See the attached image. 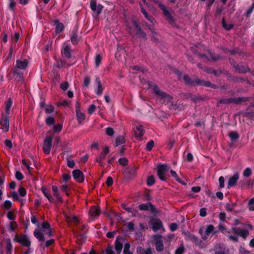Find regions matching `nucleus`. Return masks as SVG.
Returning a JSON list of instances; mask_svg holds the SVG:
<instances>
[{"instance_id": "nucleus-6", "label": "nucleus", "mask_w": 254, "mask_h": 254, "mask_svg": "<svg viewBox=\"0 0 254 254\" xmlns=\"http://www.w3.org/2000/svg\"><path fill=\"white\" fill-rule=\"evenodd\" d=\"M153 0L155 3L158 4L159 7L162 10L163 14L166 17V18L167 19V20L170 23H173L174 19L172 17V16H171L169 11L166 9L165 6L164 4H163L162 3L159 2V1L157 0Z\"/></svg>"}, {"instance_id": "nucleus-51", "label": "nucleus", "mask_w": 254, "mask_h": 254, "mask_svg": "<svg viewBox=\"0 0 254 254\" xmlns=\"http://www.w3.org/2000/svg\"><path fill=\"white\" fill-rule=\"evenodd\" d=\"M46 123L47 125L51 126L55 123V119L53 117H49L46 120Z\"/></svg>"}, {"instance_id": "nucleus-36", "label": "nucleus", "mask_w": 254, "mask_h": 254, "mask_svg": "<svg viewBox=\"0 0 254 254\" xmlns=\"http://www.w3.org/2000/svg\"><path fill=\"white\" fill-rule=\"evenodd\" d=\"M65 217L66 218V220L69 222H74L75 223L78 222V219L75 216H72L71 214H70V215L66 214Z\"/></svg>"}, {"instance_id": "nucleus-46", "label": "nucleus", "mask_w": 254, "mask_h": 254, "mask_svg": "<svg viewBox=\"0 0 254 254\" xmlns=\"http://www.w3.org/2000/svg\"><path fill=\"white\" fill-rule=\"evenodd\" d=\"M102 57L100 54H98L95 57V65L96 67H98L101 62Z\"/></svg>"}, {"instance_id": "nucleus-23", "label": "nucleus", "mask_w": 254, "mask_h": 254, "mask_svg": "<svg viewBox=\"0 0 254 254\" xmlns=\"http://www.w3.org/2000/svg\"><path fill=\"white\" fill-rule=\"evenodd\" d=\"M152 229L154 231L156 232L163 228L162 222L159 220H154L152 222Z\"/></svg>"}, {"instance_id": "nucleus-4", "label": "nucleus", "mask_w": 254, "mask_h": 254, "mask_svg": "<svg viewBox=\"0 0 254 254\" xmlns=\"http://www.w3.org/2000/svg\"><path fill=\"white\" fill-rule=\"evenodd\" d=\"M153 238L156 251L158 252H162L164 250V245L162 236L159 235H155Z\"/></svg>"}, {"instance_id": "nucleus-21", "label": "nucleus", "mask_w": 254, "mask_h": 254, "mask_svg": "<svg viewBox=\"0 0 254 254\" xmlns=\"http://www.w3.org/2000/svg\"><path fill=\"white\" fill-rule=\"evenodd\" d=\"M133 24L136 29V34L140 38H142L144 40H146V34L143 31L141 30L138 24L136 22L134 21Z\"/></svg>"}, {"instance_id": "nucleus-55", "label": "nucleus", "mask_w": 254, "mask_h": 254, "mask_svg": "<svg viewBox=\"0 0 254 254\" xmlns=\"http://www.w3.org/2000/svg\"><path fill=\"white\" fill-rule=\"evenodd\" d=\"M106 132L109 136H113L114 134V129L112 127H107L106 129Z\"/></svg>"}, {"instance_id": "nucleus-15", "label": "nucleus", "mask_w": 254, "mask_h": 254, "mask_svg": "<svg viewBox=\"0 0 254 254\" xmlns=\"http://www.w3.org/2000/svg\"><path fill=\"white\" fill-rule=\"evenodd\" d=\"M47 233V232H42L40 229H36L35 230L33 234L34 236L38 239L39 241H44L45 240L44 235H48Z\"/></svg>"}, {"instance_id": "nucleus-9", "label": "nucleus", "mask_w": 254, "mask_h": 254, "mask_svg": "<svg viewBox=\"0 0 254 254\" xmlns=\"http://www.w3.org/2000/svg\"><path fill=\"white\" fill-rule=\"evenodd\" d=\"M231 231L232 233L239 235L244 239H246L249 235V232L248 230L242 229L236 227H232Z\"/></svg>"}, {"instance_id": "nucleus-12", "label": "nucleus", "mask_w": 254, "mask_h": 254, "mask_svg": "<svg viewBox=\"0 0 254 254\" xmlns=\"http://www.w3.org/2000/svg\"><path fill=\"white\" fill-rule=\"evenodd\" d=\"M28 64V63L27 60L23 61L18 60L16 61L14 70H16L17 71H18V69L24 70L27 67Z\"/></svg>"}, {"instance_id": "nucleus-22", "label": "nucleus", "mask_w": 254, "mask_h": 254, "mask_svg": "<svg viewBox=\"0 0 254 254\" xmlns=\"http://www.w3.org/2000/svg\"><path fill=\"white\" fill-rule=\"evenodd\" d=\"M0 124L2 126V128L5 131L8 130L9 128V120L7 116H5L2 118L0 120Z\"/></svg>"}, {"instance_id": "nucleus-38", "label": "nucleus", "mask_w": 254, "mask_h": 254, "mask_svg": "<svg viewBox=\"0 0 254 254\" xmlns=\"http://www.w3.org/2000/svg\"><path fill=\"white\" fill-rule=\"evenodd\" d=\"M125 142V139L123 136H118L116 139V146H118Z\"/></svg>"}, {"instance_id": "nucleus-29", "label": "nucleus", "mask_w": 254, "mask_h": 254, "mask_svg": "<svg viewBox=\"0 0 254 254\" xmlns=\"http://www.w3.org/2000/svg\"><path fill=\"white\" fill-rule=\"evenodd\" d=\"M138 208L140 210H149L152 209V205L150 203H143L140 204L138 205Z\"/></svg>"}, {"instance_id": "nucleus-59", "label": "nucleus", "mask_w": 254, "mask_h": 254, "mask_svg": "<svg viewBox=\"0 0 254 254\" xmlns=\"http://www.w3.org/2000/svg\"><path fill=\"white\" fill-rule=\"evenodd\" d=\"M119 163L124 166H126L127 163V159L126 158H122L119 159Z\"/></svg>"}, {"instance_id": "nucleus-52", "label": "nucleus", "mask_w": 254, "mask_h": 254, "mask_svg": "<svg viewBox=\"0 0 254 254\" xmlns=\"http://www.w3.org/2000/svg\"><path fill=\"white\" fill-rule=\"evenodd\" d=\"M153 146H154V141L153 140H150L147 143L146 146V150H147L148 151H150L152 149V148H153Z\"/></svg>"}, {"instance_id": "nucleus-32", "label": "nucleus", "mask_w": 254, "mask_h": 254, "mask_svg": "<svg viewBox=\"0 0 254 254\" xmlns=\"http://www.w3.org/2000/svg\"><path fill=\"white\" fill-rule=\"evenodd\" d=\"M12 105V101L10 98H9L7 101L6 103L5 111L6 113V115H8L10 112V109Z\"/></svg>"}, {"instance_id": "nucleus-25", "label": "nucleus", "mask_w": 254, "mask_h": 254, "mask_svg": "<svg viewBox=\"0 0 254 254\" xmlns=\"http://www.w3.org/2000/svg\"><path fill=\"white\" fill-rule=\"evenodd\" d=\"M121 238L118 237L115 242V249L119 254L121 253L123 249V244L121 241Z\"/></svg>"}, {"instance_id": "nucleus-18", "label": "nucleus", "mask_w": 254, "mask_h": 254, "mask_svg": "<svg viewBox=\"0 0 254 254\" xmlns=\"http://www.w3.org/2000/svg\"><path fill=\"white\" fill-rule=\"evenodd\" d=\"M246 100V98L240 97V98H238V99H233V98H229L228 99H224V100H221L220 101V102L221 103H224V104H228V103H232V102H234L235 103H241L243 101H245Z\"/></svg>"}, {"instance_id": "nucleus-20", "label": "nucleus", "mask_w": 254, "mask_h": 254, "mask_svg": "<svg viewBox=\"0 0 254 254\" xmlns=\"http://www.w3.org/2000/svg\"><path fill=\"white\" fill-rule=\"evenodd\" d=\"M239 178V174L237 173L231 177L228 182V188H229L235 186Z\"/></svg>"}, {"instance_id": "nucleus-19", "label": "nucleus", "mask_w": 254, "mask_h": 254, "mask_svg": "<svg viewBox=\"0 0 254 254\" xmlns=\"http://www.w3.org/2000/svg\"><path fill=\"white\" fill-rule=\"evenodd\" d=\"M136 252L138 254H153V250L150 247L145 249L142 247H138L136 249Z\"/></svg>"}, {"instance_id": "nucleus-61", "label": "nucleus", "mask_w": 254, "mask_h": 254, "mask_svg": "<svg viewBox=\"0 0 254 254\" xmlns=\"http://www.w3.org/2000/svg\"><path fill=\"white\" fill-rule=\"evenodd\" d=\"M15 177L18 180H21L23 178V176L19 171H16L15 173Z\"/></svg>"}, {"instance_id": "nucleus-56", "label": "nucleus", "mask_w": 254, "mask_h": 254, "mask_svg": "<svg viewBox=\"0 0 254 254\" xmlns=\"http://www.w3.org/2000/svg\"><path fill=\"white\" fill-rule=\"evenodd\" d=\"M219 188L222 189L224 187V178L221 176L219 178Z\"/></svg>"}, {"instance_id": "nucleus-30", "label": "nucleus", "mask_w": 254, "mask_h": 254, "mask_svg": "<svg viewBox=\"0 0 254 254\" xmlns=\"http://www.w3.org/2000/svg\"><path fill=\"white\" fill-rule=\"evenodd\" d=\"M42 227L43 228L48 229L47 234L49 237H51L52 236V230L49 223L47 222H44L42 225Z\"/></svg>"}, {"instance_id": "nucleus-27", "label": "nucleus", "mask_w": 254, "mask_h": 254, "mask_svg": "<svg viewBox=\"0 0 254 254\" xmlns=\"http://www.w3.org/2000/svg\"><path fill=\"white\" fill-rule=\"evenodd\" d=\"M140 6L141 7V11L144 15L145 17L149 20L151 23H154L155 21L154 19L150 15H149L146 10L144 9L143 7H142V4L140 3Z\"/></svg>"}, {"instance_id": "nucleus-50", "label": "nucleus", "mask_w": 254, "mask_h": 254, "mask_svg": "<svg viewBox=\"0 0 254 254\" xmlns=\"http://www.w3.org/2000/svg\"><path fill=\"white\" fill-rule=\"evenodd\" d=\"M254 204V197L251 198L249 202V209L251 211L254 210V206L253 204Z\"/></svg>"}, {"instance_id": "nucleus-5", "label": "nucleus", "mask_w": 254, "mask_h": 254, "mask_svg": "<svg viewBox=\"0 0 254 254\" xmlns=\"http://www.w3.org/2000/svg\"><path fill=\"white\" fill-rule=\"evenodd\" d=\"M219 228L222 230V232L228 237L229 240L234 242H238L239 238L238 236L231 235V233L232 232L231 230H229L227 229L224 226L221 224L219 225Z\"/></svg>"}, {"instance_id": "nucleus-45", "label": "nucleus", "mask_w": 254, "mask_h": 254, "mask_svg": "<svg viewBox=\"0 0 254 254\" xmlns=\"http://www.w3.org/2000/svg\"><path fill=\"white\" fill-rule=\"evenodd\" d=\"M154 184V178L153 176H150L147 180V184L149 186H151Z\"/></svg>"}, {"instance_id": "nucleus-41", "label": "nucleus", "mask_w": 254, "mask_h": 254, "mask_svg": "<svg viewBox=\"0 0 254 254\" xmlns=\"http://www.w3.org/2000/svg\"><path fill=\"white\" fill-rule=\"evenodd\" d=\"M56 32L61 33L64 29V25L62 23H59L58 22H56Z\"/></svg>"}, {"instance_id": "nucleus-42", "label": "nucleus", "mask_w": 254, "mask_h": 254, "mask_svg": "<svg viewBox=\"0 0 254 254\" xmlns=\"http://www.w3.org/2000/svg\"><path fill=\"white\" fill-rule=\"evenodd\" d=\"M125 173L127 175L131 174V176H134L136 175L135 170L134 168H127L125 170Z\"/></svg>"}, {"instance_id": "nucleus-10", "label": "nucleus", "mask_w": 254, "mask_h": 254, "mask_svg": "<svg viewBox=\"0 0 254 254\" xmlns=\"http://www.w3.org/2000/svg\"><path fill=\"white\" fill-rule=\"evenodd\" d=\"M230 63L233 65L236 70L239 73H245L249 70V68L245 64L241 63L237 64L234 61H233V62H230Z\"/></svg>"}, {"instance_id": "nucleus-11", "label": "nucleus", "mask_w": 254, "mask_h": 254, "mask_svg": "<svg viewBox=\"0 0 254 254\" xmlns=\"http://www.w3.org/2000/svg\"><path fill=\"white\" fill-rule=\"evenodd\" d=\"M72 175L74 180L79 182L82 183L84 180L83 173L79 170L76 169L72 171Z\"/></svg>"}, {"instance_id": "nucleus-14", "label": "nucleus", "mask_w": 254, "mask_h": 254, "mask_svg": "<svg viewBox=\"0 0 254 254\" xmlns=\"http://www.w3.org/2000/svg\"><path fill=\"white\" fill-rule=\"evenodd\" d=\"M78 28L77 27H75L72 32L71 36V42L73 44H76L80 41V38L78 36Z\"/></svg>"}, {"instance_id": "nucleus-28", "label": "nucleus", "mask_w": 254, "mask_h": 254, "mask_svg": "<svg viewBox=\"0 0 254 254\" xmlns=\"http://www.w3.org/2000/svg\"><path fill=\"white\" fill-rule=\"evenodd\" d=\"M95 82H96V84H97V86H98V90L96 91V94L97 95L100 96L102 95V94L103 93V88L102 87L101 83L100 82V79L99 77H97L96 78Z\"/></svg>"}, {"instance_id": "nucleus-1", "label": "nucleus", "mask_w": 254, "mask_h": 254, "mask_svg": "<svg viewBox=\"0 0 254 254\" xmlns=\"http://www.w3.org/2000/svg\"><path fill=\"white\" fill-rule=\"evenodd\" d=\"M154 93L157 96V100L161 103L168 104L171 110L175 109L176 108V105H174L172 102V97L169 94L162 91L156 85L152 87Z\"/></svg>"}, {"instance_id": "nucleus-33", "label": "nucleus", "mask_w": 254, "mask_h": 254, "mask_svg": "<svg viewBox=\"0 0 254 254\" xmlns=\"http://www.w3.org/2000/svg\"><path fill=\"white\" fill-rule=\"evenodd\" d=\"M41 190L45 197H46L50 202H52L53 199L52 196L49 194L48 190L45 187H42Z\"/></svg>"}, {"instance_id": "nucleus-39", "label": "nucleus", "mask_w": 254, "mask_h": 254, "mask_svg": "<svg viewBox=\"0 0 254 254\" xmlns=\"http://www.w3.org/2000/svg\"><path fill=\"white\" fill-rule=\"evenodd\" d=\"M106 156V155L104 154L102 152L101 153L100 156H99L98 158H97L96 160V161L99 163V164L102 166H104V164L102 162V160H104L105 157Z\"/></svg>"}, {"instance_id": "nucleus-37", "label": "nucleus", "mask_w": 254, "mask_h": 254, "mask_svg": "<svg viewBox=\"0 0 254 254\" xmlns=\"http://www.w3.org/2000/svg\"><path fill=\"white\" fill-rule=\"evenodd\" d=\"M169 169V167L167 165H160L157 166V171L162 172H165L166 171H168Z\"/></svg>"}, {"instance_id": "nucleus-40", "label": "nucleus", "mask_w": 254, "mask_h": 254, "mask_svg": "<svg viewBox=\"0 0 254 254\" xmlns=\"http://www.w3.org/2000/svg\"><path fill=\"white\" fill-rule=\"evenodd\" d=\"M229 136L233 141H236L237 140L239 136L237 132L235 131H232L229 133Z\"/></svg>"}, {"instance_id": "nucleus-54", "label": "nucleus", "mask_w": 254, "mask_h": 254, "mask_svg": "<svg viewBox=\"0 0 254 254\" xmlns=\"http://www.w3.org/2000/svg\"><path fill=\"white\" fill-rule=\"evenodd\" d=\"M90 83V78L89 76H86L84 80V86L86 87H88Z\"/></svg>"}, {"instance_id": "nucleus-47", "label": "nucleus", "mask_w": 254, "mask_h": 254, "mask_svg": "<svg viewBox=\"0 0 254 254\" xmlns=\"http://www.w3.org/2000/svg\"><path fill=\"white\" fill-rule=\"evenodd\" d=\"M222 24H223V26L224 27V28L227 30H229L230 29H231L232 27H233V25L231 24H227L226 23V21H225L224 19H223V21H222Z\"/></svg>"}, {"instance_id": "nucleus-63", "label": "nucleus", "mask_w": 254, "mask_h": 254, "mask_svg": "<svg viewBox=\"0 0 254 254\" xmlns=\"http://www.w3.org/2000/svg\"><path fill=\"white\" fill-rule=\"evenodd\" d=\"M11 38L13 42H16L19 38V34L18 33L15 32L14 35L12 36Z\"/></svg>"}, {"instance_id": "nucleus-16", "label": "nucleus", "mask_w": 254, "mask_h": 254, "mask_svg": "<svg viewBox=\"0 0 254 254\" xmlns=\"http://www.w3.org/2000/svg\"><path fill=\"white\" fill-rule=\"evenodd\" d=\"M134 133L136 138L141 137L144 133L143 127L141 125L137 126L134 129Z\"/></svg>"}, {"instance_id": "nucleus-31", "label": "nucleus", "mask_w": 254, "mask_h": 254, "mask_svg": "<svg viewBox=\"0 0 254 254\" xmlns=\"http://www.w3.org/2000/svg\"><path fill=\"white\" fill-rule=\"evenodd\" d=\"M76 119L79 123H81L85 120V115L81 111L76 112Z\"/></svg>"}, {"instance_id": "nucleus-2", "label": "nucleus", "mask_w": 254, "mask_h": 254, "mask_svg": "<svg viewBox=\"0 0 254 254\" xmlns=\"http://www.w3.org/2000/svg\"><path fill=\"white\" fill-rule=\"evenodd\" d=\"M183 79L185 83L188 85H203L205 87H212L215 88V86L212 85L208 81H204L198 78H196L192 81L188 75H184Z\"/></svg>"}, {"instance_id": "nucleus-58", "label": "nucleus", "mask_w": 254, "mask_h": 254, "mask_svg": "<svg viewBox=\"0 0 254 254\" xmlns=\"http://www.w3.org/2000/svg\"><path fill=\"white\" fill-rule=\"evenodd\" d=\"M157 175L160 180L164 181L165 180V175L164 172H162L157 171Z\"/></svg>"}, {"instance_id": "nucleus-24", "label": "nucleus", "mask_w": 254, "mask_h": 254, "mask_svg": "<svg viewBox=\"0 0 254 254\" xmlns=\"http://www.w3.org/2000/svg\"><path fill=\"white\" fill-rule=\"evenodd\" d=\"M100 209L95 206H92L90 209L89 215L91 216L97 217L99 216L100 213Z\"/></svg>"}, {"instance_id": "nucleus-57", "label": "nucleus", "mask_w": 254, "mask_h": 254, "mask_svg": "<svg viewBox=\"0 0 254 254\" xmlns=\"http://www.w3.org/2000/svg\"><path fill=\"white\" fill-rule=\"evenodd\" d=\"M95 109L96 106L93 104L91 105L88 109V113L90 114H93L95 112Z\"/></svg>"}, {"instance_id": "nucleus-60", "label": "nucleus", "mask_w": 254, "mask_h": 254, "mask_svg": "<svg viewBox=\"0 0 254 254\" xmlns=\"http://www.w3.org/2000/svg\"><path fill=\"white\" fill-rule=\"evenodd\" d=\"M18 192L20 195L24 196L26 195V191L23 188H20L18 189Z\"/></svg>"}, {"instance_id": "nucleus-35", "label": "nucleus", "mask_w": 254, "mask_h": 254, "mask_svg": "<svg viewBox=\"0 0 254 254\" xmlns=\"http://www.w3.org/2000/svg\"><path fill=\"white\" fill-rule=\"evenodd\" d=\"M13 73L16 76V79L18 81H23V76L22 73L17 71L16 70H13Z\"/></svg>"}, {"instance_id": "nucleus-7", "label": "nucleus", "mask_w": 254, "mask_h": 254, "mask_svg": "<svg viewBox=\"0 0 254 254\" xmlns=\"http://www.w3.org/2000/svg\"><path fill=\"white\" fill-rule=\"evenodd\" d=\"M53 137L50 136H46L44 141L43 150L45 154H49L50 153L52 146Z\"/></svg>"}, {"instance_id": "nucleus-13", "label": "nucleus", "mask_w": 254, "mask_h": 254, "mask_svg": "<svg viewBox=\"0 0 254 254\" xmlns=\"http://www.w3.org/2000/svg\"><path fill=\"white\" fill-rule=\"evenodd\" d=\"M16 240L17 242L20 243L22 245L27 247H29L30 246V241L29 239L25 235H20L17 237Z\"/></svg>"}, {"instance_id": "nucleus-26", "label": "nucleus", "mask_w": 254, "mask_h": 254, "mask_svg": "<svg viewBox=\"0 0 254 254\" xmlns=\"http://www.w3.org/2000/svg\"><path fill=\"white\" fill-rule=\"evenodd\" d=\"M62 54L68 59H69L71 57V54L70 53V48L69 46L66 45L63 49L62 51Z\"/></svg>"}, {"instance_id": "nucleus-8", "label": "nucleus", "mask_w": 254, "mask_h": 254, "mask_svg": "<svg viewBox=\"0 0 254 254\" xmlns=\"http://www.w3.org/2000/svg\"><path fill=\"white\" fill-rule=\"evenodd\" d=\"M185 238L187 241L192 242L195 244L196 246H200L201 245L202 241L198 238L194 236L193 234L189 232H186L184 233Z\"/></svg>"}, {"instance_id": "nucleus-49", "label": "nucleus", "mask_w": 254, "mask_h": 254, "mask_svg": "<svg viewBox=\"0 0 254 254\" xmlns=\"http://www.w3.org/2000/svg\"><path fill=\"white\" fill-rule=\"evenodd\" d=\"M253 111L252 112H246L245 113V116L250 119H253L254 118V106H253Z\"/></svg>"}, {"instance_id": "nucleus-53", "label": "nucleus", "mask_w": 254, "mask_h": 254, "mask_svg": "<svg viewBox=\"0 0 254 254\" xmlns=\"http://www.w3.org/2000/svg\"><path fill=\"white\" fill-rule=\"evenodd\" d=\"M251 174L252 171L250 168H246L243 172V175L246 177H249Z\"/></svg>"}, {"instance_id": "nucleus-48", "label": "nucleus", "mask_w": 254, "mask_h": 254, "mask_svg": "<svg viewBox=\"0 0 254 254\" xmlns=\"http://www.w3.org/2000/svg\"><path fill=\"white\" fill-rule=\"evenodd\" d=\"M170 173H171L172 176L176 180V181H177L178 182H179L180 183L183 184V183L182 182V181H181V180L178 176V175L175 171H174V170H171Z\"/></svg>"}, {"instance_id": "nucleus-3", "label": "nucleus", "mask_w": 254, "mask_h": 254, "mask_svg": "<svg viewBox=\"0 0 254 254\" xmlns=\"http://www.w3.org/2000/svg\"><path fill=\"white\" fill-rule=\"evenodd\" d=\"M216 233V232L214 231V227L212 225H208L205 231H203L202 229L199 230L201 238L204 241L209 240Z\"/></svg>"}, {"instance_id": "nucleus-34", "label": "nucleus", "mask_w": 254, "mask_h": 254, "mask_svg": "<svg viewBox=\"0 0 254 254\" xmlns=\"http://www.w3.org/2000/svg\"><path fill=\"white\" fill-rule=\"evenodd\" d=\"M122 207L127 211L131 213L133 216H136L137 215L138 212L136 211H134L132 208L127 207L125 204H123Z\"/></svg>"}, {"instance_id": "nucleus-62", "label": "nucleus", "mask_w": 254, "mask_h": 254, "mask_svg": "<svg viewBox=\"0 0 254 254\" xmlns=\"http://www.w3.org/2000/svg\"><path fill=\"white\" fill-rule=\"evenodd\" d=\"M62 128V124H58L54 127V129L56 132H60L61 131Z\"/></svg>"}, {"instance_id": "nucleus-44", "label": "nucleus", "mask_w": 254, "mask_h": 254, "mask_svg": "<svg viewBox=\"0 0 254 254\" xmlns=\"http://www.w3.org/2000/svg\"><path fill=\"white\" fill-rule=\"evenodd\" d=\"M54 107L52 105H47L46 106L45 111L46 113L49 114L54 111Z\"/></svg>"}, {"instance_id": "nucleus-17", "label": "nucleus", "mask_w": 254, "mask_h": 254, "mask_svg": "<svg viewBox=\"0 0 254 254\" xmlns=\"http://www.w3.org/2000/svg\"><path fill=\"white\" fill-rule=\"evenodd\" d=\"M90 7L91 9L96 12L97 14H99L101 12L103 8V6L101 4L97 5L96 2L94 0H91Z\"/></svg>"}, {"instance_id": "nucleus-43", "label": "nucleus", "mask_w": 254, "mask_h": 254, "mask_svg": "<svg viewBox=\"0 0 254 254\" xmlns=\"http://www.w3.org/2000/svg\"><path fill=\"white\" fill-rule=\"evenodd\" d=\"M130 246L129 243H127L125 244L123 251L124 254H132V253L129 251Z\"/></svg>"}, {"instance_id": "nucleus-64", "label": "nucleus", "mask_w": 254, "mask_h": 254, "mask_svg": "<svg viewBox=\"0 0 254 254\" xmlns=\"http://www.w3.org/2000/svg\"><path fill=\"white\" fill-rule=\"evenodd\" d=\"M5 145L6 147L9 148H11L12 147V143L10 140L6 139L5 140Z\"/></svg>"}]
</instances>
